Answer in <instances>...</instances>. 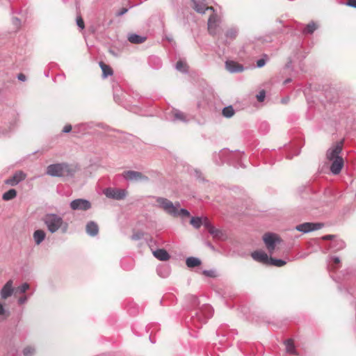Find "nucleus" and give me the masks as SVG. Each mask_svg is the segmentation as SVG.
Here are the masks:
<instances>
[{"label": "nucleus", "instance_id": "obj_48", "mask_svg": "<svg viewBox=\"0 0 356 356\" xmlns=\"http://www.w3.org/2000/svg\"><path fill=\"white\" fill-rule=\"evenodd\" d=\"M28 300V297L26 296H24L22 297H20L19 299H18V303L19 305H22L24 303H25Z\"/></svg>", "mask_w": 356, "mask_h": 356}, {"label": "nucleus", "instance_id": "obj_28", "mask_svg": "<svg viewBox=\"0 0 356 356\" xmlns=\"http://www.w3.org/2000/svg\"><path fill=\"white\" fill-rule=\"evenodd\" d=\"M286 352L291 354H296V348L292 339H288L285 341Z\"/></svg>", "mask_w": 356, "mask_h": 356}, {"label": "nucleus", "instance_id": "obj_26", "mask_svg": "<svg viewBox=\"0 0 356 356\" xmlns=\"http://www.w3.org/2000/svg\"><path fill=\"white\" fill-rule=\"evenodd\" d=\"M99 65L102 70V76L104 78L113 74V70L110 66L104 64L103 62H100Z\"/></svg>", "mask_w": 356, "mask_h": 356}, {"label": "nucleus", "instance_id": "obj_53", "mask_svg": "<svg viewBox=\"0 0 356 356\" xmlns=\"http://www.w3.org/2000/svg\"><path fill=\"white\" fill-rule=\"evenodd\" d=\"M191 300L193 301V302L194 304H197V298L196 296H191Z\"/></svg>", "mask_w": 356, "mask_h": 356}, {"label": "nucleus", "instance_id": "obj_12", "mask_svg": "<svg viewBox=\"0 0 356 356\" xmlns=\"http://www.w3.org/2000/svg\"><path fill=\"white\" fill-rule=\"evenodd\" d=\"M342 151V143H337L330 147L326 153V157L329 161L337 159V158H341L339 156Z\"/></svg>", "mask_w": 356, "mask_h": 356}, {"label": "nucleus", "instance_id": "obj_19", "mask_svg": "<svg viewBox=\"0 0 356 356\" xmlns=\"http://www.w3.org/2000/svg\"><path fill=\"white\" fill-rule=\"evenodd\" d=\"M33 237L36 245H40L45 238L46 233L42 229H37L33 232Z\"/></svg>", "mask_w": 356, "mask_h": 356}, {"label": "nucleus", "instance_id": "obj_30", "mask_svg": "<svg viewBox=\"0 0 356 356\" xmlns=\"http://www.w3.org/2000/svg\"><path fill=\"white\" fill-rule=\"evenodd\" d=\"M286 264V262L284 260L280 259H274L272 257H270L269 259V261H268V264H270V265H273L275 266H277V267L283 266Z\"/></svg>", "mask_w": 356, "mask_h": 356}, {"label": "nucleus", "instance_id": "obj_49", "mask_svg": "<svg viewBox=\"0 0 356 356\" xmlns=\"http://www.w3.org/2000/svg\"><path fill=\"white\" fill-rule=\"evenodd\" d=\"M17 79L19 81H25L26 80V76L25 74H22V73H19L18 75H17Z\"/></svg>", "mask_w": 356, "mask_h": 356}, {"label": "nucleus", "instance_id": "obj_11", "mask_svg": "<svg viewBox=\"0 0 356 356\" xmlns=\"http://www.w3.org/2000/svg\"><path fill=\"white\" fill-rule=\"evenodd\" d=\"M26 177V174L22 171L16 172L13 177L6 179L4 183L7 185L15 186L24 180Z\"/></svg>", "mask_w": 356, "mask_h": 356}, {"label": "nucleus", "instance_id": "obj_45", "mask_svg": "<svg viewBox=\"0 0 356 356\" xmlns=\"http://www.w3.org/2000/svg\"><path fill=\"white\" fill-rule=\"evenodd\" d=\"M142 237H143V234L140 233V232H137L136 234H134L131 236V239L134 240V241H136V240L140 239Z\"/></svg>", "mask_w": 356, "mask_h": 356}, {"label": "nucleus", "instance_id": "obj_51", "mask_svg": "<svg viewBox=\"0 0 356 356\" xmlns=\"http://www.w3.org/2000/svg\"><path fill=\"white\" fill-rule=\"evenodd\" d=\"M334 235H325L324 236H323V240H332L333 241L332 239L334 238Z\"/></svg>", "mask_w": 356, "mask_h": 356}, {"label": "nucleus", "instance_id": "obj_10", "mask_svg": "<svg viewBox=\"0 0 356 356\" xmlns=\"http://www.w3.org/2000/svg\"><path fill=\"white\" fill-rule=\"evenodd\" d=\"M123 178L129 181H147L148 177L143 173L134 170L124 171L122 173Z\"/></svg>", "mask_w": 356, "mask_h": 356}, {"label": "nucleus", "instance_id": "obj_29", "mask_svg": "<svg viewBox=\"0 0 356 356\" xmlns=\"http://www.w3.org/2000/svg\"><path fill=\"white\" fill-rule=\"evenodd\" d=\"M190 223L195 229H199L202 225V218L200 217H192Z\"/></svg>", "mask_w": 356, "mask_h": 356}, {"label": "nucleus", "instance_id": "obj_17", "mask_svg": "<svg viewBox=\"0 0 356 356\" xmlns=\"http://www.w3.org/2000/svg\"><path fill=\"white\" fill-rule=\"evenodd\" d=\"M252 257L257 261L268 264L269 257L264 251H254L251 254Z\"/></svg>", "mask_w": 356, "mask_h": 356}, {"label": "nucleus", "instance_id": "obj_56", "mask_svg": "<svg viewBox=\"0 0 356 356\" xmlns=\"http://www.w3.org/2000/svg\"><path fill=\"white\" fill-rule=\"evenodd\" d=\"M13 20L15 22H19V19L17 17L14 18Z\"/></svg>", "mask_w": 356, "mask_h": 356}, {"label": "nucleus", "instance_id": "obj_37", "mask_svg": "<svg viewBox=\"0 0 356 356\" xmlns=\"http://www.w3.org/2000/svg\"><path fill=\"white\" fill-rule=\"evenodd\" d=\"M10 316V312L6 310L3 305L0 303V316H3V319L7 318Z\"/></svg>", "mask_w": 356, "mask_h": 356}, {"label": "nucleus", "instance_id": "obj_35", "mask_svg": "<svg viewBox=\"0 0 356 356\" xmlns=\"http://www.w3.org/2000/svg\"><path fill=\"white\" fill-rule=\"evenodd\" d=\"M29 289V284L28 283H24L19 286L16 289V293H24Z\"/></svg>", "mask_w": 356, "mask_h": 356}, {"label": "nucleus", "instance_id": "obj_33", "mask_svg": "<svg viewBox=\"0 0 356 356\" xmlns=\"http://www.w3.org/2000/svg\"><path fill=\"white\" fill-rule=\"evenodd\" d=\"M157 273L159 276L162 277H165L169 274V268L168 266H164L157 269Z\"/></svg>", "mask_w": 356, "mask_h": 356}, {"label": "nucleus", "instance_id": "obj_36", "mask_svg": "<svg viewBox=\"0 0 356 356\" xmlns=\"http://www.w3.org/2000/svg\"><path fill=\"white\" fill-rule=\"evenodd\" d=\"M175 68L180 72H186V64L184 62L179 60L176 63Z\"/></svg>", "mask_w": 356, "mask_h": 356}, {"label": "nucleus", "instance_id": "obj_14", "mask_svg": "<svg viewBox=\"0 0 356 356\" xmlns=\"http://www.w3.org/2000/svg\"><path fill=\"white\" fill-rule=\"evenodd\" d=\"M330 171L333 175H338L341 171L344 162L343 158H337V159L331 160Z\"/></svg>", "mask_w": 356, "mask_h": 356}, {"label": "nucleus", "instance_id": "obj_32", "mask_svg": "<svg viewBox=\"0 0 356 356\" xmlns=\"http://www.w3.org/2000/svg\"><path fill=\"white\" fill-rule=\"evenodd\" d=\"M234 114V110L232 106H226L222 109V115L226 118H231Z\"/></svg>", "mask_w": 356, "mask_h": 356}, {"label": "nucleus", "instance_id": "obj_3", "mask_svg": "<svg viewBox=\"0 0 356 356\" xmlns=\"http://www.w3.org/2000/svg\"><path fill=\"white\" fill-rule=\"evenodd\" d=\"M46 173L51 177H71L74 175L75 169L67 163H54L47 167Z\"/></svg>", "mask_w": 356, "mask_h": 356}, {"label": "nucleus", "instance_id": "obj_27", "mask_svg": "<svg viewBox=\"0 0 356 356\" xmlns=\"http://www.w3.org/2000/svg\"><path fill=\"white\" fill-rule=\"evenodd\" d=\"M316 29H317V25L314 22H311L303 29L302 33L305 34V35L306 34H312Z\"/></svg>", "mask_w": 356, "mask_h": 356}, {"label": "nucleus", "instance_id": "obj_42", "mask_svg": "<svg viewBox=\"0 0 356 356\" xmlns=\"http://www.w3.org/2000/svg\"><path fill=\"white\" fill-rule=\"evenodd\" d=\"M203 274L209 277H214L216 276V273L214 270H205L203 271Z\"/></svg>", "mask_w": 356, "mask_h": 356}, {"label": "nucleus", "instance_id": "obj_15", "mask_svg": "<svg viewBox=\"0 0 356 356\" xmlns=\"http://www.w3.org/2000/svg\"><path fill=\"white\" fill-rule=\"evenodd\" d=\"M225 67L231 73L241 72L244 70L243 65L239 64L233 60H227L225 62Z\"/></svg>", "mask_w": 356, "mask_h": 356}, {"label": "nucleus", "instance_id": "obj_9", "mask_svg": "<svg viewBox=\"0 0 356 356\" xmlns=\"http://www.w3.org/2000/svg\"><path fill=\"white\" fill-rule=\"evenodd\" d=\"M323 227V224L320 222H304L297 225L296 229L303 233H308L312 231L320 229Z\"/></svg>", "mask_w": 356, "mask_h": 356}, {"label": "nucleus", "instance_id": "obj_55", "mask_svg": "<svg viewBox=\"0 0 356 356\" xmlns=\"http://www.w3.org/2000/svg\"><path fill=\"white\" fill-rule=\"evenodd\" d=\"M109 52H110L111 54H113V56H116V54H115L114 51H113V50L110 49V50H109Z\"/></svg>", "mask_w": 356, "mask_h": 356}, {"label": "nucleus", "instance_id": "obj_1", "mask_svg": "<svg viewBox=\"0 0 356 356\" xmlns=\"http://www.w3.org/2000/svg\"><path fill=\"white\" fill-rule=\"evenodd\" d=\"M42 220L51 234H54L59 230L64 234L68 229V223L64 221L63 217L56 213H46L43 216Z\"/></svg>", "mask_w": 356, "mask_h": 356}, {"label": "nucleus", "instance_id": "obj_8", "mask_svg": "<svg viewBox=\"0 0 356 356\" xmlns=\"http://www.w3.org/2000/svg\"><path fill=\"white\" fill-rule=\"evenodd\" d=\"M263 240L270 253L275 250L276 243L280 241V238L273 233L265 234L263 236Z\"/></svg>", "mask_w": 356, "mask_h": 356}, {"label": "nucleus", "instance_id": "obj_58", "mask_svg": "<svg viewBox=\"0 0 356 356\" xmlns=\"http://www.w3.org/2000/svg\"><path fill=\"white\" fill-rule=\"evenodd\" d=\"M217 334H220V330H217Z\"/></svg>", "mask_w": 356, "mask_h": 356}, {"label": "nucleus", "instance_id": "obj_57", "mask_svg": "<svg viewBox=\"0 0 356 356\" xmlns=\"http://www.w3.org/2000/svg\"><path fill=\"white\" fill-rule=\"evenodd\" d=\"M0 134H1V135H5V134H6V133L4 132V131H3V130L0 129Z\"/></svg>", "mask_w": 356, "mask_h": 356}, {"label": "nucleus", "instance_id": "obj_2", "mask_svg": "<svg viewBox=\"0 0 356 356\" xmlns=\"http://www.w3.org/2000/svg\"><path fill=\"white\" fill-rule=\"evenodd\" d=\"M159 206L162 208L165 213L174 217L181 216L187 218L190 216V212L186 209H179V202L172 203L170 200L164 197H157L156 200Z\"/></svg>", "mask_w": 356, "mask_h": 356}, {"label": "nucleus", "instance_id": "obj_41", "mask_svg": "<svg viewBox=\"0 0 356 356\" xmlns=\"http://www.w3.org/2000/svg\"><path fill=\"white\" fill-rule=\"evenodd\" d=\"M90 127L88 124H80L74 127V129H78V132L85 131L86 129Z\"/></svg>", "mask_w": 356, "mask_h": 356}, {"label": "nucleus", "instance_id": "obj_38", "mask_svg": "<svg viewBox=\"0 0 356 356\" xmlns=\"http://www.w3.org/2000/svg\"><path fill=\"white\" fill-rule=\"evenodd\" d=\"M237 30L235 29H230L229 30H228L226 33V37L227 38H229L230 39H234L236 38V35H237Z\"/></svg>", "mask_w": 356, "mask_h": 356}, {"label": "nucleus", "instance_id": "obj_22", "mask_svg": "<svg viewBox=\"0 0 356 356\" xmlns=\"http://www.w3.org/2000/svg\"><path fill=\"white\" fill-rule=\"evenodd\" d=\"M345 247V243L342 240L331 241L329 245V248L334 252L342 250Z\"/></svg>", "mask_w": 356, "mask_h": 356}, {"label": "nucleus", "instance_id": "obj_24", "mask_svg": "<svg viewBox=\"0 0 356 356\" xmlns=\"http://www.w3.org/2000/svg\"><path fill=\"white\" fill-rule=\"evenodd\" d=\"M186 266L188 268H194L201 264V261L198 258L190 257L186 260Z\"/></svg>", "mask_w": 356, "mask_h": 356}, {"label": "nucleus", "instance_id": "obj_43", "mask_svg": "<svg viewBox=\"0 0 356 356\" xmlns=\"http://www.w3.org/2000/svg\"><path fill=\"white\" fill-rule=\"evenodd\" d=\"M76 24L81 29H83L85 27L83 19L81 16L77 17L76 18Z\"/></svg>", "mask_w": 356, "mask_h": 356}, {"label": "nucleus", "instance_id": "obj_40", "mask_svg": "<svg viewBox=\"0 0 356 356\" xmlns=\"http://www.w3.org/2000/svg\"><path fill=\"white\" fill-rule=\"evenodd\" d=\"M202 218V225H204L207 230L209 231L212 227V224L207 217H203Z\"/></svg>", "mask_w": 356, "mask_h": 356}, {"label": "nucleus", "instance_id": "obj_47", "mask_svg": "<svg viewBox=\"0 0 356 356\" xmlns=\"http://www.w3.org/2000/svg\"><path fill=\"white\" fill-rule=\"evenodd\" d=\"M72 131V126L70 124H66L63 129V133H70Z\"/></svg>", "mask_w": 356, "mask_h": 356}, {"label": "nucleus", "instance_id": "obj_4", "mask_svg": "<svg viewBox=\"0 0 356 356\" xmlns=\"http://www.w3.org/2000/svg\"><path fill=\"white\" fill-rule=\"evenodd\" d=\"M213 309L209 305H203L195 312L192 316V321L197 327H200L201 324L207 323V320L212 317Z\"/></svg>", "mask_w": 356, "mask_h": 356}, {"label": "nucleus", "instance_id": "obj_31", "mask_svg": "<svg viewBox=\"0 0 356 356\" xmlns=\"http://www.w3.org/2000/svg\"><path fill=\"white\" fill-rule=\"evenodd\" d=\"M214 238H221L223 233L221 230L215 228L213 226L208 231Z\"/></svg>", "mask_w": 356, "mask_h": 356}, {"label": "nucleus", "instance_id": "obj_6", "mask_svg": "<svg viewBox=\"0 0 356 356\" xmlns=\"http://www.w3.org/2000/svg\"><path fill=\"white\" fill-rule=\"evenodd\" d=\"M168 118L172 122H187L190 120L189 115L174 108L168 113Z\"/></svg>", "mask_w": 356, "mask_h": 356}, {"label": "nucleus", "instance_id": "obj_39", "mask_svg": "<svg viewBox=\"0 0 356 356\" xmlns=\"http://www.w3.org/2000/svg\"><path fill=\"white\" fill-rule=\"evenodd\" d=\"M268 60V56L266 55H264L263 58L259 59L257 61V67H262L265 65L266 60Z\"/></svg>", "mask_w": 356, "mask_h": 356}, {"label": "nucleus", "instance_id": "obj_54", "mask_svg": "<svg viewBox=\"0 0 356 356\" xmlns=\"http://www.w3.org/2000/svg\"><path fill=\"white\" fill-rule=\"evenodd\" d=\"M291 81V79H286L284 81V84H286V83H290Z\"/></svg>", "mask_w": 356, "mask_h": 356}, {"label": "nucleus", "instance_id": "obj_50", "mask_svg": "<svg viewBox=\"0 0 356 356\" xmlns=\"http://www.w3.org/2000/svg\"><path fill=\"white\" fill-rule=\"evenodd\" d=\"M128 9L127 8H123L122 9H121L117 14L118 16H122L124 14H125L127 12Z\"/></svg>", "mask_w": 356, "mask_h": 356}, {"label": "nucleus", "instance_id": "obj_20", "mask_svg": "<svg viewBox=\"0 0 356 356\" xmlns=\"http://www.w3.org/2000/svg\"><path fill=\"white\" fill-rule=\"evenodd\" d=\"M154 256L160 261H167L170 258L168 252L164 249H157L153 252Z\"/></svg>", "mask_w": 356, "mask_h": 356}, {"label": "nucleus", "instance_id": "obj_52", "mask_svg": "<svg viewBox=\"0 0 356 356\" xmlns=\"http://www.w3.org/2000/svg\"><path fill=\"white\" fill-rule=\"evenodd\" d=\"M332 259L333 260L334 264L336 265L339 264L340 263V259L339 257H332Z\"/></svg>", "mask_w": 356, "mask_h": 356}, {"label": "nucleus", "instance_id": "obj_34", "mask_svg": "<svg viewBox=\"0 0 356 356\" xmlns=\"http://www.w3.org/2000/svg\"><path fill=\"white\" fill-rule=\"evenodd\" d=\"M35 353V348L32 346H27L23 350V355L24 356H33Z\"/></svg>", "mask_w": 356, "mask_h": 356}, {"label": "nucleus", "instance_id": "obj_23", "mask_svg": "<svg viewBox=\"0 0 356 356\" xmlns=\"http://www.w3.org/2000/svg\"><path fill=\"white\" fill-rule=\"evenodd\" d=\"M216 27V17L211 15L208 20V30L211 34H215V29Z\"/></svg>", "mask_w": 356, "mask_h": 356}, {"label": "nucleus", "instance_id": "obj_5", "mask_svg": "<svg viewBox=\"0 0 356 356\" xmlns=\"http://www.w3.org/2000/svg\"><path fill=\"white\" fill-rule=\"evenodd\" d=\"M104 195L111 199L121 200L126 197L127 192L125 189L107 188L104 191Z\"/></svg>", "mask_w": 356, "mask_h": 356}, {"label": "nucleus", "instance_id": "obj_7", "mask_svg": "<svg viewBox=\"0 0 356 356\" xmlns=\"http://www.w3.org/2000/svg\"><path fill=\"white\" fill-rule=\"evenodd\" d=\"M70 207L72 210L87 211L91 208V203L86 199H76L72 200Z\"/></svg>", "mask_w": 356, "mask_h": 356}, {"label": "nucleus", "instance_id": "obj_16", "mask_svg": "<svg viewBox=\"0 0 356 356\" xmlns=\"http://www.w3.org/2000/svg\"><path fill=\"white\" fill-rule=\"evenodd\" d=\"M13 281L8 280L1 290V297L2 299H6L13 293Z\"/></svg>", "mask_w": 356, "mask_h": 356}, {"label": "nucleus", "instance_id": "obj_13", "mask_svg": "<svg viewBox=\"0 0 356 356\" xmlns=\"http://www.w3.org/2000/svg\"><path fill=\"white\" fill-rule=\"evenodd\" d=\"M193 3V8L199 13L204 14L206 10H213V7H209L206 5L205 0H192Z\"/></svg>", "mask_w": 356, "mask_h": 356}, {"label": "nucleus", "instance_id": "obj_25", "mask_svg": "<svg viewBox=\"0 0 356 356\" xmlns=\"http://www.w3.org/2000/svg\"><path fill=\"white\" fill-rule=\"evenodd\" d=\"M17 196V191L15 189H10L2 195V199L5 201H9L14 199Z\"/></svg>", "mask_w": 356, "mask_h": 356}, {"label": "nucleus", "instance_id": "obj_18", "mask_svg": "<svg viewBox=\"0 0 356 356\" xmlns=\"http://www.w3.org/2000/svg\"><path fill=\"white\" fill-rule=\"evenodd\" d=\"M86 231L88 235L95 236L99 232V227L95 222L90 221L86 225Z\"/></svg>", "mask_w": 356, "mask_h": 356}, {"label": "nucleus", "instance_id": "obj_21", "mask_svg": "<svg viewBox=\"0 0 356 356\" xmlns=\"http://www.w3.org/2000/svg\"><path fill=\"white\" fill-rule=\"evenodd\" d=\"M128 40L133 44H141L144 42L147 38L136 33H131L128 35Z\"/></svg>", "mask_w": 356, "mask_h": 356}, {"label": "nucleus", "instance_id": "obj_46", "mask_svg": "<svg viewBox=\"0 0 356 356\" xmlns=\"http://www.w3.org/2000/svg\"><path fill=\"white\" fill-rule=\"evenodd\" d=\"M346 5L356 8V0H348Z\"/></svg>", "mask_w": 356, "mask_h": 356}, {"label": "nucleus", "instance_id": "obj_44", "mask_svg": "<svg viewBox=\"0 0 356 356\" xmlns=\"http://www.w3.org/2000/svg\"><path fill=\"white\" fill-rule=\"evenodd\" d=\"M266 97V92L264 90H261L259 94L257 95V100L260 102H263Z\"/></svg>", "mask_w": 356, "mask_h": 356}]
</instances>
